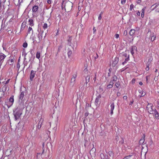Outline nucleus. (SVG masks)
Returning a JSON list of instances; mask_svg holds the SVG:
<instances>
[{"label":"nucleus","instance_id":"nucleus-50","mask_svg":"<svg viewBox=\"0 0 159 159\" xmlns=\"http://www.w3.org/2000/svg\"><path fill=\"white\" fill-rule=\"evenodd\" d=\"M93 80H94V81H95L96 80V74H95V77L93 79Z\"/></svg>","mask_w":159,"mask_h":159},{"label":"nucleus","instance_id":"nucleus-24","mask_svg":"<svg viewBox=\"0 0 159 159\" xmlns=\"http://www.w3.org/2000/svg\"><path fill=\"white\" fill-rule=\"evenodd\" d=\"M145 10V8H143L141 10V16L142 18H143L144 16Z\"/></svg>","mask_w":159,"mask_h":159},{"label":"nucleus","instance_id":"nucleus-25","mask_svg":"<svg viewBox=\"0 0 159 159\" xmlns=\"http://www.w3.org/2000/svg\"><path fill=\"white\" fill-rule=\"evenodd\" d=\"M96 149L94 148H93L90 151V154H93L95 152Z\"/></svg>","mask_w":159,"mask_h":159},{"label":"nucleus","instance_id":"nucleus-31","mask_svg":"<svg viewBox=\"0 0 159 159\" xmlns=\"http://www.w3.org/2000/svg\"><path fill=\"white\" fill-rule=\"evenodd\" d=\"M108 154L111 157H113L114 156V153L113 152L111 151H109L108 152Z\"/></svg>","mask_w":159,"mask_h":159},{"label":"nucleus","instance_id":"nucleus-30","mask_svg":"<svg viewBox=\"0 0 159 159\" xmlns=\"http://www.w3.org/2000/svg\"><path fill=\"white\" fill-rule=\"evenodd\" d=\"M77 73L76 72L75 73H74L73 75L72 76V77L71 78L73 79H75L76 80V78L77 76Z\"/></svg>","mask_w":159,"mask_h":159},{"label":"nucleus","instance_id":"nucleus-20","mask_svg":"<svg viewBox=\"0 0 159 159\" xmlns=\"http://www.w3.org/2000/svg\"><path fill=\"white\" fill-rule=\"evenodd\" d=\"M145 136H144L143 138V139H141L140 140L139 142V143L140 144H142L144 143L145 140Z\"/></svg>","mask_w":159,"mask_h":159},{"label":"nucleus","instance_id":"nucleus-63","mask_svg":"<svg viewBox=\"0 0 159 159\" xmlns=\"http://www.w3.org/2000/svg\"><path fill=\"white\" fill-rule=\"evenodd\" d=\"M139 85H143V83H142V82H139Z\"/></svg>","mask_w":159,"mask_h":159},{"label":"nucleus","instance_id":"nucleus-35","mask_svg":"<svg viewBox=\"0 0 159 159\" xmlns=\"http://www.w3.org/2000/svg\"><path fill=\"white\" fill-rule=\"evenodd\" d=\"M115 86L117 88L120 89V85L119 82H116L115 84Z\"/></svg>","mask_w":159,"mask_h":159},{"label":"nucleus","instance_id":"nucleus-23","mask_svg":"<svg viewBox=\"0 0 159 159\" xmlns=\"http://www.w3.org/2000/svg\"><path fill=\"white\" fill-rule=\"evenodd\" d=\"M7 85H5L2 87V90L1 91H2L3 92H4H4L6 91L7 90Z\"/></svg>","mask_w":159,"mask_h":159},{"label":"nucleus","instance_id":"nucleus-53","mask_svg":"<svg viewBox=\"0 0 159 159\" xmlns=\"http://www.w3.org/2000/svg\"><path fill=\"white\" fill-rule=\"evenodd\" d=\"M93 34H94L96 31V29H95V27H94L93 29Z\"/></svg>","mask_w":159,"mask_h":159},{"label":"nucleus","instance_id":"nucleus-58","mask_svg":"<svg viewBox=\"0 0 159 159\" xmlns=\"http://www.w3.org/2000/svg\"><path fill=\"white\" fill-rule=\"evenodd\" d=\"M155 11L156 12H159V8H157Z\"/></svg>","mask_w":159,"mask_h":159},{"label":"nucleus","instance_id":"nucleus-2","mask_svg":"<svg viewBox=\"0 0 159 159\" xmlns=\"http://www.w3.org/2000/svg\"><path fill=\"white\" fill-rule=\"evenodd\" d=\"M14 96L12 95L9 99L6 102V105L8 108L12 106L14 101Z\"/></svg>","mask_w":159,"mask_h":159},{"label":"nucleus","instance_id":"nucleus-54","mask_svg":"<svg viewBox=\"0 0 159 159\" xmlns=\"http://www.w3.org/2000/svg\"><path fill=\"white\" fill-rule=\"evenodd\" d=\"M52 1L51 0H48L47 2L48 4H51V3Z\"/></svg>","mask_w":159,"mask_h":159},{"label":"nucleus","instance_id":"nucleus-12","mask_svg":"<svg viewBox=\"0 0 159 159\" xmlns=\"http://www.w3.org/2000/svg\"><path fill=\"white\" fill-rule=\"evenodd\" d=\"M38 7L37 6L34 5V6L32 9V11L33 12H37L38 10Z\"/></svg>","mask_w":159,"mask_h":159},{"label":"nucleus","instance_id":"nucleus-32","mask_svg":"<svg viewBox=\"0 0 159 159\" xmlns=\"http://www.w3.org/2000/svg\"><path fill=\"white\" fill-rule=\"evenodd\" d=\"M132 156V155H130L128 156H125L123 159H130Z\"/></svg>","mask_w":159,"mask_h":159},{"label":"nucleus","instance_id":"nucleus-51","mask_svg":"<svg viewBox=\"0 0 159 159\" xmlns=\"http://www.w3.org/2000/svg\"><path fill=\"white\" fill-rule=\"evenodd\" d=\"M123 98L124 99H125V100H126L127 99V97L126 96H124L123 97Z\"/></svg>","mask_w":159,"mask_h":159},{"label":"nucleus","instance_id":"nucleus-9","mask_svg":"<svg viewBox=\"0 0 159 159\" xmlns=\"http://www.w3.org/2000/svg\"><path fill=\"white\" fill-rule=\"evenodd\" d=\"M134 50L137 51V47L135 46H132L130 49V52L133 56L134 53Z\"/></svg>","mask_w":159,"mask_h":159},{"label":"nucleus","instance_id":"nucleus-7","mask_svg":"<svg viewBox=\"0 0 159 159\" xmlns=\"http://www.w3.org/2000/svg\"><path fill=\"white\" fill-rule=\"evenodd\" d=\"M119 57H116L114 61H113V63L111 64L112 67H114L116 66V65L117 64L118 61H119Z\"/></svg>","mask_w":159,"mask_h":159},{"label":"nucleus","instance_id":"nucleus-44","mask_svg":"<svg viewBox=\"0 0 159 159\" xmlns=\"http://www.w3.org/2000/svg\"><path fill=\"white\" fill-rule=\"evenodd\" d=\"M102 14V12H101V13L99 15V16L98 17V20H100L102 18L101 15Z\"/></svg>","mask_w":159,"mask_h":159},{"label":"nucleus","instance_id":"nucleus-59","mask_svg":"<svg viewBox=\"0 0 159 159\" xmlns=\"http://www.w3.org/2000/svg\"><path fill=\"white\" fill-rule=\"evenodd\" d=\"M150 63H147V67H149L150 64Z\"/></svg>","mask_w":159,"mask_h":159},{"label":"nucleus","instance_id":"nucleus-60","mask_svg":"<svg viewBox=\"0 0 159 159\" xmlns=\"http://www.w3.org/2000/svg\"><path fill=\"white\" fill-rule=\"evenodd\" d=\"M146 70L147 71H148L149 69V68L148 67H146V68H145Z\"/></svg>","mask_w":159,"mask_h":159},{"label":"nucleus","instance_id":"nucleus-8","mask_svg":"<svg viewBox=\"0 0 159 159\" xmlns=\"http://www.w3.org/2000/svg\"><path fill=\"white\" fill-rule=\"evenodd\" d=\"M110 114L111 115H112L113 113V110L114 109L115 106L113 102H112L110 105Z\"/></svg>","mask_w":159,"mask_h":159},{"label":"nucleus","instance_id":"nucleus-38","mask_svg":"<svg viewBox=\"0 0 159 159\" xmlns=\"http://www.w3.org/2000/svg\"><path fill=\"white\" fill-rule=\"evenodd\" d=\"M134 7V5L132 4L130 6L129 10L130 11H132L133 8Z\"/></svg>","mask_w":159,"mask_h":159},{"label":"nucleus","instance_id":"nucleus-56","mask_svg":"<svg viewBox=\"0 0 159 159\" xmlns=\"http://www.w3.org/2000/svg\"><path fill=\"white\" fill-rule=\"evenodd\" d=\"M120 93L119 92H117V96H120Z\"/></svg>","mask_w":159,"mask_h":159},{"label":"nucleus","instance_id":"nucleus-18","mask_svg":"<svg viewBox=\"0 0 159 159\" xmlns=\"http://www.w3.org/2000/svg\"><path fill=\"white\" fill-rule=\"evenodd\" d=\"M43 33V31H42V32H41V33H39L38 35V37L39 38V40L40 42L41 40H42L43 39V36L42 34Z\"/></svg>","mask_w":159,"mask_h":159},{"label":"nucleus","instance_id":"nucleus-57","mask_svg":"<svg viewBox=\"0 0 159 159\" xmlns=\"http://www.w3.org/2000/svg\"><path fill=\"white\" fill-rule=\"evenodd\" d=\"M89 113L88 112H86L85 113V116L86 117L87 116H88L89 115Z\"/></svg>","mask_w":159,"mask_h":159},{"label":"nucleus","instance_id":"nucleus-46","mask_svg":"<svg viewBox=\"0 0 159 159\" xmlns=\"http://www.w3.org/2000/svg\"><path fill=\"white\" fill-rule=\"evenodd\" d=\"M136 14L138 16H140V12L139 11H137Z\"/></svg>","mask_w":159,"mask_h":159},{"label":"nucleus","instance_id":"nucleus-48","mask_svg":"<svg viewBox=\"0 0 159 159\" xmlns=\"http://www.w3.org/2000/svg\"><path fill=\"white\" fill-rule=\"evenodd\" d=\"M134 101L133 100H132V101H131L129 104V105H132V104H133V103H134Z\"/></svg>","mask_w":159,"mask_h":159},{"label":"nucleus","instance_id":"nucleus-6","mask_svg":"<svg viewBox=\"0 0 159 159\" xmlns=\"http://www.w3.org/2000/svg\"><path fill=\"white\" fill-rule=\"evenodd\" d=\"M15 61V58L13 57H10L9 60H8L7 62V64H9L10 65H13Z\"/></svg>","mask_w":159,"mask_h":159},{"label":"nucleus","instance_id":"nucleus-34","mask_svg":"<svg viewBox=\"0 0 159 159\" xmlns=\"http://www.w3.org/2000/svg\"><path fill=\"white\" fill-rule=\"evenodd\" d=\"M112 81H116L117 80V76L116 75H114L112 77Z\"/></svg>","mask_w":159,"mask_h":159},{"label":"nucleus","instance_id":"nucleus-17","mask_svg":"<svg viewBox=\"0 0 159 159\" xmlns=\"http://www.w3.org/2000/svg\"><path fill=\"white\" fill-rule=\"evenodd\" d=\"M75 80H76L75 79L71 78L70 82V86L73 87L74 85V84H75Z\"/></svg>","mask_w":159,"mask_h":159},{"label":"nucleus","instance_id":"nucleus-64","mask_svg":"<svg viewBox=\"0 0 159 159\" xmlns=\"http://www.w3.org/2000/svg\"><path fill=\"white\" fill-rule=\"evenodd\" d=\"M84 0H80V2H81L82 3H83Z\"/></svg>","mask_w":159,"mask_h":159},{"label":"nucleus","instance_id":"nucleus-42","mask_svg":"<svg viewBox=\"0 0 159 159\" xmlns=\"http://www.w3.org/2000/svg\"><path fill=\"white\" fill-rule=\"evenodd\" d=\"M100 157L102 159H104V155L102 153H101L100 154Z\"/></svg>","mask_w":159,"mask_h":159},{"label":"nucleus","instance_id":"nucleus-27","mask_svg":"<svg viewBox=\"0 0 159 159\" xmlns=\"http://www.w3.org/2000/svg\"><path fill=\"white\" fill-rule=\"evenodd\" d=\"M31 31H32V34H33V31L32 30V28L31 27H29L27 31L28 34H30Z\"/></svg>","mask_w":159,"mask_h":159},{"label":"nucleus","instance_id":"nucleus-14","mask_svg":"<svg viewBox=\"0 0 159 159\" xmlns=\"http://www.w3.org/2000/svg\"><path fill=\"white\" fill-rule=\"evenodd\" d=\"M135 30L134 29H131L129 32V35L132 37L134 35V33H135Z\"/></svg>","mask_w":159,"mask_h":159},{"label":"nucleus","instance_id":"nucleus-19","mask_svg":"<svg viewBox=\"0 0 159 159\" xmlns=\"http://www.w3.org/2000/svg\"><path fill=\"white\" fill-rule=\"evenodd\" d=\"M26 26V23L23 22L21 24V25L20 28V30H23L25 29Z\"/></svg>","mask_w":159,"mask_h":159},{"label":"nucleus","instance_id":"nucleus-3","mask_svg":"<svg viewBox=\"0 0 159 159\" xmlns=\"http://www.w3.org/2000/svg\"><path fill=\"white\" fill-rule=\"evenodd\" d=\"M152 107V104L148 103L146 108L148 113L151 114H153L155 111L154 109L153 110Z\"/></svg>","mask_w":159,"mask_h":159},{"label":"nucleus","instance_id":"nucleus-45","mask_svg":"<svg viewBox=\"0 0 159 159\" xmlns=\"http://www.w3.org/2000/svg\"><path fill=\"white\" fill-rule=\"evenodd\" d=\"M126 0H121V3L123 5L126 2Z\"/></svg>","mask_w":159,"mask_h":159},{"label":"nucleus","instance_id":"nucleus-49","mask_svg":"<svg viewBox=\"0 0 159 159\" xmlns=\"http://www.w3.org/2000/svg\"><path fill=\"white\" fill-rule=\"evenodd\" d=\"M20 67V64L18 63L17 64V68H18V70L19 69Z\"/></svg>","mask_w":159,"mask_h":159},{"label":"nucleus","instance_id":"nucleus-33","mask_svg":"<svg viewBox=\"0 0 159 159\" xmlns=\"http://www.w3.org/2000/svg\"><path fill=\"white\" fill-rule=\"evenodd\" d=\"M40 57V52L38 51L37 52L36 54V57L38 59H39Z\"/></svg>","mask_w":159,"mask_h":159},{"label":"nucleus","instance_id":"nucleus-37","mask_svg":"<svg viewBox=\"0 0 159 159\" xmlns=\"http://www.w3.org/2000/svg\"><path fill=\"white\" fill-rule=\"evenodd\" d=\"M48 27V25L47 23H44L43 24V27L44 30L46 29Z\"/></svg>","mask_w":159,"mask_h":159},{"label":"nucleus","instance_id":"nucleus-26","mask_svg":"<svg viewBox=\"0 0 159 159\" xmlns=\"http://www.w3.org/2000/svg\"><path fill=\"white\" fill-rule=\"evenodd\" d=\"M139 92L141 94V95L140 97H143L145 96V92H144L142 90H139Z\"/></svg>","mask_w":159,"mask_h":159},{"label":"nucleus","instance_id":"nucleus-5","mask_svg":"<svg viewBox=\"0 0 159 159\" xmlns=\"http://www.w3.org/2000/svg\"><path fill=\"white\" fill-rule=\"evenodd\" d=\"M36 73V71L33 70H31L30 73V80H33L34 78L35 77V75Z\"/></svg>","mask_w":159,"mask_h":159},{"label":"nucleus","instance_id":"nucleus-43","mask_svg":"<svg viewBox=\"0 0 159 159\" xmlns=\"http://www.w3.org/2000/svg\"><path fill=\"white\" fill-rule=\"evenodd\" d=\"M113 87V86L111 84H109L107 85V88L108 89H110Z\"/></svg>","mask_w":159,"mask_h":159},{"label":"nucleus","instance_id":"nucleus-40","mask_svg":"<svg viewBox=\"0 0 159 159\" xmlns=\"http://www.w3.org/2000/svg\"><path fill=\"white\" fill-rule=\"evenodd\" d=\"M128 55L127 54L125 53H123L122 56L123 57H125L126 58L127 57H128Z\"/></svg>","mask_w":159,"mask_h":159},{"label":"nucleus","instance_id":"nucleus-47","mask_svg":"<svg viewBox=\"0 0 159 159\" xmlns=\"http://www.w3.org/2000/svg\"><path fill=\"white\" fill-rule=\"evenodd\" d=\"M115 37L116 39L118 38L119 37V34H116L115 35Z\"/></svg>","mask_w":159,"mask_h":159},{"label":"nucleus","instance_id":"nucleus-41","mask_svg":"<svg viewBox=\"0 0 159 159\" xmlns=\"http://www.w3.org/2000/svg\"><path fill=\"white\" fill-rule=\"evenodd\" d=\"M152 58L151 57H150L148 58V63H151V61L152 60Z\"/></svg>","mask_w":159,"mask_h":159},{"label":"nucleus","instance_id":"nucleus-1","mask_svg":"<svg viewBox=\"0 0 159 159\" xmlns=\"http://www.w3.org/2000/svg\"><path fill=\"white\" fill-rule=\"evenodd\" d=\"M24 107L23 104H20L17 108L13 110V114L16 120L18 119L22 115Z\"/></svg>","mask_w":159,"mask_h":159},{"label":"nucleus","instance_id":"nucleus-15","mask_svg":"<svg viewBox=\"0 0 159 159\" xmlns=\"http://www.w3.org/2000/svg\"><path fill=\"white\" fill-rule=\"evenodd\" d=\"M129 60V54L128 55L127 57L126 58L125 60V61L122 63V65H125L127 62Z\"/></svg>","mask_w":159,"mask_h":159},{"label":"nucleus","instance_id":"nucleus-61","mask_svg":"<svg viewBox=\"0 0 159 159\" xmlns=\"http://www.w3.org/2000/svg\"><path fill=\"white\" fill-rule=\"evenodd\" d=\"M22 2V0H19L18 2L20 3L21 2Z\"/></svg>","mask_w":159,"mask_h":159},{"label":"nucleus","instance_id":"nucleus-39","mask_svg":"<svg viewBox=\"0 0 159 159\" xmlns=\"http://www.w3.org/2000/svg\"><path fill=\"white\" fill-rule=\"evenodd\" d=\"M28 44L26 42H25L23 43V46L24 48H26L27 47Z\"/></svg>","mask_w":159,"mask_h":159},{"label":"nucleus","instance_id":"nucleus-28","mask_svg":"<svg viewBox=\"0 0 159 159\" xmlns=\"http://www.w3.org/2000/svg\"><path fill=\"white\" fill-rule=\"evenodd\" d=\"M24 93L23 92H21L19 97L20 99L21 100H22L24 97Z\"/></svg>","mask_w":159,"mask_h":159},{"label":"nucleus","instance_id":"nucleus-22","mask_svg":"<svg viewBox=\"0 0 159 159\" xmlns=\"http://www.w3.org/2000/svg\"><path fill=\"white\" fill-rule=\"evenodd\" d=\"M67 55L69 57H70L72 53V51L69 48L68 49Z\"/></svg>","mask_w":159,"mask_h":159},{"label":"nucleus","instance_id":"nucleus-36","mask_svg":"<svg viewBox=\"0 0 159 159\" xmlns=\"http://www.w3.org/2000/svg\"><path fill=\"white\" fill-rule=\"evenodd\" d=\"M99 102V98H96V99H95V104L96 105L98 104V103Z\"/></svg>","mask_w":159,"mask_h":159},{"label":"nucleus","instance_id":"nucleus-11","mask_svg":"<svg viewBox=\"0 0 159 159\" xmlns=\"http://www.w3.org/2000/svg\"><path fill=\"white\" fill-rule=\"evenodd\" d=\"M90 78V75H88L85 77V83L86 84V87L87 86V84L89 82Z\"/></svg>","mask_w":159,"mask_h":159},{"label":"nucleus","instance_id":"nucleus-55","mask_svg":"<svg viewBox=\"0 0 159 159\" xmlns=\"http://www.w3.org/2000/svg\"><path fill=\"white\" fill-rule=\"evenodd\" d=\"M114 84L113 81L112 80H111L109 84H111V85L113 86V85Z\"/></svg>","mask_w":159,"mask_h":159},{"label":"nucleus","instance_id":"nucleus-4","mask_svg":"<svg viewBox=\"0 0 159 159\" xmlns=\"http://www.w3.org/2000/svg\"><path fill=\"white\" fill-rule=\"evenodd\" d=\"M6 56L2 53H0V66L2 65Z\"/></svg>","mask_w":159,"mask_h":159},{"label":"nucleus","instance_id":"nucleus-29","mask_svg":"<svg viewBox=\"0 0 159 159\" xmlns=\"http://www.w3.org/2000/svg\"><path fill=\"white\" fill-rule=\"evenodd\" d=\"M4 93L2 91L0 90V98H1L4 96Z\"/></svg>","mask_w":159,"mask_h":159},{"label":"nucleus","instance_id":"nucleus-10","mask_svg":"<svg viewBox=\"0 0 159 159\" xmlns=\"http://www.w3.org/2000/svg\"><path fill=\"white\" fill-rule=\"evenodd\" d=\"M43 121V119H42L41 118L40 119L38 125L37 127H36V129H39L41 128V125H42V123Z\"/></svg>","mask_w":159,"mask_h":159},{"label":"nucleus","instance_id":"nucleus-21","mask_svg":"<svg viewBox=\"0 0 159 159\" xmlns=\"http://www.w3.org/2000/svg\"><path fill=\"white\" fill-rule=\"evenodd\" d=\"M29 25L31 26H32L34 25L33 23V20L32 19H30L29 20Z\"/></svg>","mask_w":159,"mask_h":159},{"label":"nucleus","instance_id":"nucleus-13","mask_svg":"<svg viewBox=\"0 0 159 159\" xmlns=\"http://www.w3.org/2000/svg\"><path fill=\"white\" fill-rule=\"evenodd\" d=\"M154 114H155V118L157 119H159V114L158 112L155 109H154Z\"/></svg>","mask_w":159,"mask_h":159},{"label":"nucleus","instance_id":"nucleus-62","mask_svg":"<svg viewBox=\"0 0 159 159\" xmlns=\"http://www.w3.org/2000/svg\"><path fill=\"white\" fill-rule=\"evenodd\" d=\"M135 81V80L134 79H133L132 80V82L133 83H134Z\"/></svg>","mask_w":159,"mask_h":159},{"label":"nucleus","instance_id":"nucleus-52","mask_svg":"<svg viewBox=\"0 0 159 159\" xmlns=\"http://www.w3.org/2000/svg\"><path fill=\"white\" fill-rule=\"evenodd\" d=\"M127 32L126 30H125L124 32V35H126L127 34Z\"/></svg>","mask_w":159,"mask_h":159},{"label":"nucleus","instance_id":"nucleus-16","mask_svg":"<svg viewBox=\"0 0 159 159\" xmlns=\"http://www.w3.org/2000/svg\"><path fill=\"white\" fill-rule=\"evenodd\" d=\"M151 40L152 41H154L156 38V36L154 33L152 34L150 36Z\"/></svg>","mask_w":159,"mask_h":159}]
</instances>
